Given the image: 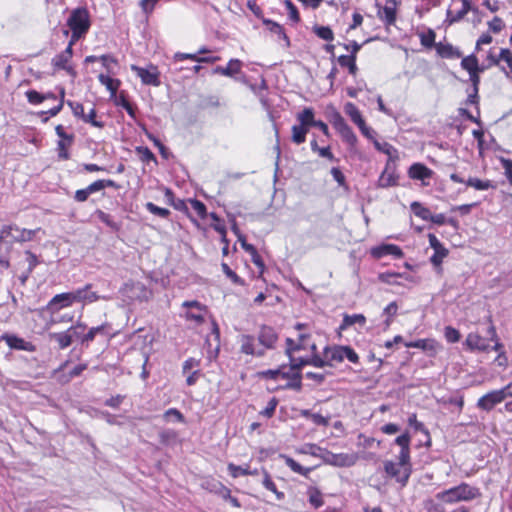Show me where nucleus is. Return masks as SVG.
I'll return each instance as SVG.
<instances>
[{
	"instance_id": "ea45409f",
	"label": "nucleus",
	"mask_w": 512,
	"mask_h": 512,
	"mask_svg": "<svg viewBox=\"0 0 512 512\" xmlns=\"http://www.w3.org/2000/svg\"><path fill=\"white\" fill-rule=\"evenodd\" d=\"M209 489L212 492H215L219 496H221L224 500H229L231 498V490L224 486L220 482L213 483L212 485L209 483Z\"/></svg>"
},
{
	"instance_id": "39448f33",
	"label": "nucleus",
	"mask_w": 512,
	"mask_h": 512,
	"mask_svg": "<svg viewBox=\"0 0 512 512\" xmlns=\"http://www.w3.org/2000/svg\"><path fill=\"white\" fill-rule=\"evenodd\" d=\"M321 459L325 464L335 467H350L353 466L357 460L356 453H333L331 451H321Z\"/></svg>"
},
{
	"instance_id": "aec40b11",
	"label": "nucleus",
	"mask_w": 512,
	"mask_h": 512,
	"mask_svg": "<svg viewBox=\"0 0 512 512\" xmlns=\"http://www.w3.org/2000/svg\"><path fill=\"white\" fill-rule=\"evenodd\" d=\"M433 171L422 163H414L409 167L408 176L415 180L431 178Z\"/></svg>"
},
{
	"instance_id": "0eeeda50",
	"label": "nucleus",
	"mask_w": 512,
	"mask_h": 512,
	"mask_svg": "<svg viewBox=\"0 0 512 512\" xmlns=\"http://www.w3.org/2000/svg\"><path fill=\"white\" fill-rule=\"evenodd\" d=\"M282 373H280V378L286 379L287 383L283 385L282 389H290L295 390L297 392L302 389V373L293 369L290 365L287 367L286 365L281 366Z\"/></svg>"
},
{
	"instance_id": "5fc2aeb1",
	"label": "nucleus",
	"mask_w": 512,
	"mask_h": 512,
	"mask_svg": "<svg viewBox=\"0 0 512 512\" xmlns=\"http://www.w3.org/2000/svg\"><path fill=\"white\" fill-rule=\"evenodd\" d=\"M444 335L449 343H456L460 340V332L451 326L445 327Z\"/></svg>"
},
{
	"instance_id": "774afa93",
	"label": "nucleus",
	"mask_w": 512,
	"mask_h": 512,
	"mask_svg": "<svg viewBox=\"0 0 512 512\" xmlns=\"http://www.w3.org/2000/svg\"><path fill=\"white\" fill-rule=\"evenodd\" d=\"M500 59L507 63V66L509 67L510 72L512 73V52L506 48L501 49Z\"/></svg>"
},
{
	"instance_id": "a878e982",
	"label": "nucleus",
	"mask_w": 512,
	"mask_h": 512,
	"mask_svg": "<svg viewBox=\"0 0 512 512\" xmlns=\"http://www.w3.org/2000/svg\"><path fill=\"white\" fill-rule=\"evenodd\" d=\"M345 113L350 117L351 121L357 126L365 121L355 104L347 102L344 106Z\"/></svg>"
},
{
	"instance_id": "6e6552de",
	"label": "nucleus",
	"mask_w": 512,
	"mask_h": 512,
	"mask_svg": "<svg viewBox=\"0 0 512 512\" xmlns=\"http://www.w3.org/2000/svg\"><path fill=\"white\" fill-rule=\"evenodd\" d=\"M397 6V0H386L384 6L376 3V7L378 8L377 16L386 26H392L395 24L397 18Z\"/></svg>"
},
{
	"instance_id": "7ed1b4c3",
	"label": "nucleus",
	"mask_w": 512,
	"mask_h": 512,
	"mask_svg": "<svg viewBox=\"0 0 512 512\" xmlns=\"http://www.w3.org/2000/svg\"><path fill=\"white\" fill-rule=\"evenodd\" d=\"M120 293L129 302H148L153 297L152 289L140 281L125 283L120 288Z\"/></svg>"
},
{
	"instance_id": "ddd939ff",
	"label": "nucleus",
	"mask_w": 512,
	"mask_h": 512,
	"mask_svg": "<svg viewBox=\"0 0 512 512\" xmlns=\"http://www.w3.org/2000/svg\"><path fill=\"white\" fill-rule=\"evenodd\" d=\"M183 307L188 308L186 318L200 324L204 322L205 307L198 301H185Z\"/></svg>"
},
{
	"instance_id": "79ce46f5",
	"label": "nucleus",
	"mask_w": 512,
	"mask_h": 512,
	"mask_svg": "<svg viewBox=\"0 0 512 512\" xmlns=\"http://www.w3.org/2000/svg\"><path fill=\"white\" fill-rule=\"evenodd\" d=\"M159 439L162 444L169 445L177 440V433L171 429L162 430L159 433Z\"/></svg>"
},
{
	"instance_id": "338daca9",
	"label": "nucleus",
	"mask_w": 512,
	"mask_h": 512,
	"mask_svg": "<svg viewBox=\"0 0 512 512\" xmlns=\"http://www.w3.org/2000/svg\"><path fill=\"white\" fill-rule=\"evenodd\" d=\"M68 106L72 109L73 115L75 117L81 118L84 117V107L81 103L67 101Z\"/></svg>"
},
{
	"instance_id": "09e8293b",
	"label": "nucleus",
	"mask_w": 512,
	"mask_h": 512,
	"mask_svg": "<svg viewBox=\"0 0 512 512\" xmlns=\"http://www.w3.org/2000/svg\"><path fill=\"white\" fill-rule=\"evenodd\" d=\"M277 405L278 399L276 397H272L260 414L264 417L271 418L275 413Z\"/></svg>"
},
{
	"instance_id": "dca6fc26",
	"label": "nucleus",
	"mask_w": 512,
	"mask_h": 512,
	"mask_svg": "<svg viewBox=\"0 0 512 512\" xmlns=\"http://www.w3.org/2000/svg\"><path fill=\"white\" fill-rule=\"evenodd\" d=\"M398 175L395 168L388 162L378 179V187L388 188L398 184Z\"/></svg>"
},
{
	"instance_id": "7c9ffc66",
	"label": "nucleus",
	"mask_w": 512,
	"mask_h": 512,
	"mask_svg": "<svg viewBox=\"0 0 512 512\" xmlns=\"http://www.w3.org/2000/svg\"><path fill=\"white\" fill-rule=\"evenodd\" d=\"M337 132L340 134L342 140L346 142L351 147H354L357 144V136L353 132L352 128L346 124L341 127Z\"/></svg>"
},
{
	"instance_id": "e433bc0d",
	"label": "nucleus",
	"mask_w": 512,
	"mask_h": 512,
	"mask_svg": "<svg viewBox=\"0 0 512 512\" xmlns=\"http://www.w3.org/2000/svg\"><path fill=\"white\" fill-rule=\"evenodd\" d=\"M285 463L293 472L303 476H307L312 471V468L301 466L297 461H295L291 457H285Z\"/></svg>"
},
{
	"instance_id": "f03ea898",
	"label": "nucleus",
	"mask_w": 512,
	"mask_h": 512,
	"mask_svg": "<svg viewBox=\"0 0 512 512\" xmlns=\"http://www.w3.org/2000/svg\"><path fill=\"white\" fill-rule=\"evenodd\" d=\"M41 229H21L16 225H4L0 229V245H8L13 242H27L34 239L36 234L40 232Z\"/></svg>"
},
{
	"instance_id": "c85d7f7f",
	"label": "nucleus",
	"mask_w": 512,
	"mask_h": 512,
	"mask_svg": "<svg viewBox=\"0 0 512 512\" xmlns=\"http://www.w3.org/2000/svg\"><path fill=\"white\" fill-rule=\"evenodd\" d=\"M228 470L233 478H237L239 476H245V475H257L258 470H250L249 466H238L233 463L228 464Z\"/></svg>"
},
{
	"instance_id": "052dcab7",
	"label": "nucleus",
	"mask_w": 512,
	"mask_h": 512,
	"mask_svg": "<svg viewBox=\"0 0 512 512\" xmlns=\"http://www.w3.org/2000/svg\"><path fill=\"white\" fill-rule=\"evenodd\" d=\"M289 362H290V366L293 369L301 372V369L304 366L309 365V358H303V357L296 358V357L292 356L291 358H289Z\"/></svg>"
},
{
	"instance_id": "bf43d9fd",
	"label": "nucleus",
	"mask_w": 512,
	"mask_h": 512,
	"mask_svg": "<svg viewBox=\"0 0 512 512\" xmlns=\"http://www.w3.org/2000/svg\"><path fill=\"white\" fill-rule=\"evenodd\" d=\"M116 104L122 106L132 118H135V111L123 93L120 94Z\"/></svg>"
},
{
	"instance_id": "f257e3e1",
	"label": "nucleus",
	"mask_w": 512,
	"mask_h": 512,
	"mask_svg": "<svg viewBox=\"0 0 512 512\" xmlns=\"http://www.w3.org/2000/svg\"><path fill=\"white\" fill-rule=\"evenodd\" d=\"M480 495L479 489L472 487L468 483H461L458 486L449 488L436 494V498L448 503L454 504L462 501H471Z\"/></svg>"
},
{
	"instance_id": "a19ab883",
	"label": "nucleus",
	"mask_w": 512,
	"mask_h": 512,
	"mask_svg": "<svg viewBox=\"0 0 512 512\" xmlns=\"http://www.w3.org/2000/svg\"><path fill=\"white\" fill-rule=\"evenodd\" d=\"M314 33L321 39L326 41H332L334 39L333 31L328 26H314Z\"/></svg>"
},
{
	"instance_id": "412c9836",
	"label": "nucleus",
	"mask_w": 512,
	"mask_h": 512,
	"mask_svg": "<svg viewBox=\"0 0 512 512\" xmlns=\"http://www.w3.org/2000/svg\"><path fill=\"white\" fill-rule=\"evenodd\" d=\"M240 343H241L240 351L243 354H246V355H256V356H263L264 355V351L263 350H259V351L255 350V344H254V337L253 336H251V335H242L240 337Z\"/></svg>"
},
{
	"instance_id": "f8f14e48",
	"label": "nucleus",
	"mask_w": 512,
	"mask_h": 512,
	"mask_svg": "<svg viewBox=\"0 0 512 512\" xmlns=\"http://www.w3.org/2000/svg\"><path fill=\"white\" fill-rule=\"evenodd\" d=\"M258 341L266 349H274L278 341V333L268 325H262L258 333Z\"/></svg>"
},
{
	"instance_id": "a18cd8bd",
	"label": "nucleus",
	"mask_w": 512,
	"mask_h": 512,
	"mask_svg": "<svg viewBox=\"0 0 512 512\" xmlns=\"http://www.w3.org/2000/svg\"><path fill=\"white\" fill-rule=\"evenodd\" d=\"M25 95L28 102L34 105L40 104L47 99V96H43V94L36 90H28Z\"/></svg>"
},
{
	"instance_id": "69168bd1",
	"label": "nucleus",
	"mask_w": 512,
	"mask_h": 512,
	"mask_svg": "<svg viewBox=\"0 0 512 512\" xmlns=\"http://www.w3.org/2000/svg\"><path fill=\"white\" fill-rule=\"evenodd\" d=\"M344 359H348L350 362L356 364L359 362V356L350 346H343Z\"/></svg>"
},
{
	"instance_id": "f3484780",
	"label": "nucleus",
	"mask_w": 512,
	"mask_h": 512,
	"mask_svg": "<svg viewBox=\"0 0 512 512\" xmlns=\"http://www.w3.org/2000/svg\"><path fill=\"white\" fill-rule=\"evenodd\" d=\"M371 256H403L400 247L394 244L382 243L371 248Z\"/></svg>"
},
{
	"instance_id": "6ab92c4d",
	"label": "nucleus",
	"mask_w": 512,
	"mask_h": 512,
	"mask_svg": "<svg viewBox=\"0 0 512 512\" xmlns=\"http://www.w3.org/2000/svg\"><path fill=\"white\" fill-rule=\"evenodd\" d=\"M465 344L470 350H478L481 352H486L490 348L488 342L477 333H469L466 337Z\"/></svg>"
},
{
	"instance_id": "e2e57ef3",
	"label": "nucleus",
	"mask_w": 512,
	"mask_h": 512,
	"mask_svg": "<svg viewBox=\"0 0 512 512\" xmlns=\"http://www.w3.org/2000/svg\"><path fill=\"white\" fill-rule=\"evenodd\" d=\"M405 346L407 348H419L422 350H428L432 347L430 340L427 339H419L413 342L406 343Z\"/></svg>"
},
{
	"instance_id": "f704fd0d",
	"label": "nucleus",
	"mask_w": 512,
	"mask_h": 512,
	"mask_svg": "<svg viewBox=\"0 0 512 512\" xmlns=\"http://www.w3.org/2000/svg\"><path fill=\"white\" fill-rule=\"evenodd\" d=\"M412 212L415 216L421 218L422 220L428 221L431 218V212L428 208L424 207L419 202H412L410 205Z\"/></svg>"
},
{
	"instance_id": "4be33fe9",
	"label": "nucleus",
	"mask_w": 512,
	"mask_h": 512,
	"mask_svg": "<svg viewBox=\"0 0 512 512\" xmlns=\"http://www.w3.org/2000/svg\"><path fill=\"white\" fill-rule=\"evenodd\" d=\"M296 119L300 125L310 130L315 124V112L313 108L306 107L301 112L297 113Z\"/></svg>"
},
{
	"instance_id": "72a5a7b5",
	"label": "nucleus",
	"mask_w": 512,
	"mask_h": 512,
	"mask_svg": "<svg viewBox=\"0 0 512 512\" xmlns=\"http://www.w3.org/2000/svg\"><path fill=\"white\" fill-rule=\"evenodd\" d=\"M465 184L468 187H472L476 190H488L490 188H494V185L490 180H481L479 178L470 177L468 180H466Z\"/></svg>"
},
{
	"instance_id": "423d86ee",
	"label": "nucleus",
	"mask_w": 512,
	"mask_h": 512,
	"mask_svg": "<svg viewBox=\"0 0 512 512\" xmlns=\"http://www.w3.org/2000/svg\"><path fill=\"white\" fill-rule=\"evenodd\" d=\"M67 25L71 31L75 29V31L86 34L90 28V19L87 9L83 7L74 9L67 20Z\"/></svg>"
},
{
	"instance_id": "13d9d810",
	"label": "nucleus",
	"mask_w": 512,
	"mask_h": 512,
	"mask_svg": "<svg viewBox=\"0 0 512 512\" xmlns=\"http://www.w3.org/2000/svg\"><path fill=\"white\" fill-rule=\"evenodd\" d=\"M222 270L234 284H243L242 279L226 263H222Z\"/></svg>"
},
{
	"instance_id": "4d7b16f0",
	"label": "nucleus",
	"mask_w": 512,
	"mask_h": 512,
	"mask_svg": "<svg viewBox=\"0 0 512 512\" xmlns=\"http://www.w3.org/2000/svg\"><path fill=\"white\" fill-rule=\"evenodd\" d=\"M199 366H200V360L199 359H196V358H193V357L188 358L183 363L182 372H183V374H187L191 370L199 369Z\"/></svg>"
},
{
	"instance_id": "0e129e2a",
	"label": "nucleus",
	"mask_w": 512,
	"mask_h": 512,
	"mask_svg": "<svg viewBox=\"0 0 512 512\" xmlns=\"http://www.w3.org/2000/svg\"><path fill=\"white\" fill-rule=\"evenodd\" d=\"M190 203H191V206H192L193 210L196 212V214L199 217L204 218L205 215H206V206H205V204L202 203L199 200H196V199L190 200Z\"/></svg>"
},
{
	"instance_id": "3c124183",
	"label": "nucleus",
	"mask_w": 512,
	"mask_h": 512,
	"mask_svg": "<svg viewBox=\"0 0 512 512\" xmlns=\"http://www.w3.org/2000/svg\"><path fill=\"white\" fill-rule=\"evenodd\" d=\"M466 14L467 12L462 8L456 13H453L450 9H448L446 14V22L451 25L463 19Z\"/></svg>"
},
{
	"instance_id": "9d476101",
	"label": "nucleus",
	"mask_w": 512,
	"mask_h": 512,
	"mask_svg": "<svg viewBox=\"0 0 512 512\" xmlns=\"http://www.w3.org/2000/svg\"><path fill=\"white\" fill-rule=\"evenodd\" d=\"M91 287V284H87L84 287L73 291V295L75 296V302L93 303L98 300L109 301L113 299V296L111 294L99 295L96 292L90 291Z\"/></svg>"
},
{
	"instance_id": "c756f323",
	"label": "nucleus",
	"mask_w": 512,
	"mask_h": 512,
	"mask_svg": "<svg viewBox=\"0 0 512 512\" xmlns=\"http://www.w3.org/2000/svg\"><path fill=\"white\" fill-rule=\"evenodd\" d=\"M462 69L466 70L468 73L474 71H484V68L479 67L478 59L474 54H471L467 57H464L461 61Z\"/></svg>"
},
{
	"instance_id": "de8ad7c7",
	"label": "nucleus",
	"mask_w": 512,
	"mask_h": 512,
	"mask_svg": "<svg viewBox=\"0 0 512 512\" xmlns=\"http://www.w3.org/2000/svg\"><path fill=\"white\" fill-rule=\"evenodd\" d=\"M330 123L336 130H339L341 127L345 126L347 123L345 119L342 117L340 112L337 110H333L330 114Z\"/></svg>"
},
{
	"instance_id": "393cba45",
	"label": "nucleus",
	"mask_w": 512,
	"mask_h": 512,
	"mask_svg": "<svg viewBox=\"0 0 512 512\" xmlns=\"http://www.w3.org/2000/svg\"><path fill=\"white\" fill-rule=\"evenodd\" d=\"M72 332L73 330H66L63 332L50 333L49 337L58 344L60 349H66L72 344Z\"/></svg>"
},
{
	"instance_id": "c03bdc74",
	"label": "nucleus",
	"mask_w": 512,
	"mask_h": 512,
	"mask_svg": "<svg viewBox=\"0 0 512 512\" xmlns=\"http://www.w3.org/2000/svg\"><path fill=\"white\" fill-rule=\"evenodd\" d=\"M373 144L378 151L388 155L390 158L394 153H396V149L388 142H379L378 140H374Z\"/></svg>"
},
{
	"instance_id": "603ef678",
	"label": "nucleus",
	"mask_w": 512,
	"mask_h": 512,
	"mask_svg": "<svg viewBox=\"0 0 512 512\" xmlns=\"http://www.w3.org/2000/svg\"><path fill=\"white\" fill-rule=\"evenodd\" d=\"M82 120L86 123H90L94 127L102 128L104 123L96 120V110L92 108L87 114L84 113Z\"/></svg>"
},
{
	"instance_id": "37998d69",
	"label": "nucleus",
	"mask_w": 512,
	"mask_h": 512,
	"mask_svg": "<svg viewBox=\"0 0 512 512\" xmlns=\"http://www.w3.org/2000/svg\"><path fill=\"white\" fill-rule=\"evenodd\" d=\"M242 61L239 59H230L225 69L229 71V74L227 77L233 78L236 74H239L241 72L242 68Z\"/></svg>"
},
{
	"instance_id": "6e6d98bb",
	"label": "nucleus",
	"mask_w": 512,
	"mask_h": 512,
	"mask_svg": "<svg viewBox=\"0 0 512 512\" xmlns=\"http://www.w3.org/2000/svg\"><path fill=\"white\" fill-rule=\"evenodd\" d=\"M501 165L504 169V175L507 178L510 186H512V160L507 158H500ZM512 196V194H511Z\"/></svg>"
},
{
	"instance_id": "2f4dec72",
	"label": "nucleus",
	"mask_w": 512,
	"mask_h": 512,
	"mask_svg": "<svg viewBox=\"0 0 512 512\" xmlns=\"http://www.w3.org/2000/svg\"><path fill=\"white\" fill-rule=\"evenodd\" d=\"M291 131H292L291 139H292L293 143H295L297 145L305 142L306 135L309 132V130L307 128L303 127L300 124L293 125Z\"/></svg>"
},
{
	"instance_id": "58836bf2",
	"label": "nucleus",
	"mask_w": 512,
	"mask_h": 512,
	"mask_svg": "<svg viewBox=\"0 0 512 512\" xmlns=\"http://www.w3.org/2000/svg\"><path fill=\"white\" fill-rule=\"evenodd\" d=\"M106 325H100L96 327H92L86 334L81 338V343H89L95 339L98 334H105Z\"/></svg>"
},
{
	"instance_id": "c9c22d12",
	"label": "nucleus",
	"mask_w": 512,
	"mask_h": 512,
	"mask_svg": "<svg viewBox=\"0 0 512 512\" xmlns=\"http://www.w3.org/2000/svg\"><path fill=\"white\" fill-rule=\"evenodd\" d=\"M263 473H264V478H263V481H262L263 486L267 490L273 492L276 495L278 500L284 499V496H285L284 493L277 490L276 484L271 479L269 473L267 471H265V470H264Z\"/></svg>"
},
{
	"instance_id": "2eb2a0df",
	"label": "nucleus",
	"mask_w": 512,
	"mask_h": 512,
	"mask_svg": "<svg viewBox=\"0 0 512 512\" xmlns=\"http://www.w3.org/2000/svg\"><path fill=\"white\" fill-rule=\"evenodd\" d=\"M410 442L411 436L408 432H405L394 440V443L400 446L401 450L398 456L400 464H409L410 462Z\"/></svg>"
},
{
	"instance_id": "bb28decb",
	"label": "nucleus",
	"mask_w": 512,
	"mask_h": 512,
	"mask_svg": "<svg viewBox=\"0 0 512 512\" xmlns=\"http://www.w3.org/2000/svg\"><path fill=\"white\" fill-rule=\"evenodd\" d=\"M366 318L363 314H353V315H344L343 321L340 325V329H346L349 326H352L354 324H359L360 326L365 325Z\"/></svg>"
},
{
	"instance_id": "20e7f679",
	"label": "nucleus",
	"mask_w": 512,
	"mask_h": 512,
	"mask_svg": "<svg viewBox=\"0 0 512 512\" xmlns=\"http://www.w3.org/2000/svg\"><path fill=\"white\" fill-rule=\"evenodd\" d=\"M384 471L387 476L394 478L402 486H405L411 475V465L410 463L400 464V460H398V463L387 460L384 462Z\"/></svg>"
},
{
	"instance_id": "4c0bfd02",
	"label": "nucleus",
	"mask_w": 512,
	"mask_h": 512,
	"mask_svg": "<svg viewBox=\"0 0 512 512\" xmlns=\"http://www.w3.org/2000/svg\"><path fill=\"white\" fill-rule=\"evenodd\" d=\"M308 496H309V503L314 507V508H320L324 502H323V498H322V493L315 487H310L308 489Z\"/></svg>"
},
{
	"instance_id": "864d4df0",
	"label": "nucleus",
	"mask_w": 512,
	"mask_h": 512,
	"mask_svg": "<svg viewBox=\"0 0 512 512\" xmlns=\"http://www.w3.org/2000/svg\"><path fill=\"white\" fill-rule=\"evenodd\" d=\"M146 208H147V210H148L150 213H152V214H154V215H157V216H159V217H161V218H165V217H167V216L169 215V213H170L168 209L158 207L157 205H155V204H154V203H152V202H148V203L146 204Z\"/></svg>"
},
{
	"instance_id": "b1692460",
	"label": "nucleus",
	"mask_w": 512,
	"mask_h": 512,
	"mask_svg": "<svg viewBox=\"0 0 512 512\" xmlns=\"http://www.w3.org/2000/svg\"><path fill=\"white\" fill-rule=\"evenodd\" d=\"M72 56L73 50L71 48H66L64 51L53 57L51 63L55 69L61 70L62 68H66Z\"/></svg>"
},
{
	"instance_id": "cd10ccee",
	"label": "nucleus",
	"mask_w": 512,
	"mask_h": 512,
	"mask_svg": "<svg viewBox=\"0 0 512 512\" xmlns=\"http://www.w3.org/2000/svg\"><path fill=\"white\" fill-rule=\"evenodd\" d=\"M99 82L104 85L108 91H110L111 95L114 96L120 86V81L118 79L111 78L109 75L100 74L98 76Z\"/></svg>"
},
{
	"instance_id": "1a4fd4ad",
	"label": "nucleus",
	"mask_w": 512,
	"mask_h": 512,
	"mask_svg": "<svg viewBox=\"0 0 512 512\" xmlns=\"http://www.w3.org/2000/svg\"><path fill=\"white\" fill-rule=\"evenodd\" d=\"M505 396L501 389L492 390L480 397L476 403L478 409L489 412L496 405L505 400Z\"/></svg>"
},
{
	"instance_id": "8fccbe9b",
	"label": "nucleus",
	"mask_w": 512,
	"mask_h": 512,
	"mask_svg": "<svg viewBox=\"0 0 512 512\" xmlns=\"http://www.w3.org/2000/svg\"><path fill=\"white\" fill-rule=\"evenodd\" d=\"M284 4L287 8L289 19L294 23H298L300 21V16L297 7L292 3L291 0H285Z\"/></svg>"
},
{
	"instance_id": "5701e85b",
	"label": "nucleus",
	"mask_w": 512,
	"mask_h": 512,
	"mask_svg": "<svg viewBox=\"0 0 512 512\" xmlns=\"http://www.w3.org/2000/svg\"><path fill=\"white\" fill-rule=\"evenodd\" d=\"M324 357L329 361V366H333V362H342L344 360L343 346L335 345L324 348Z\"/></svg>"
},
{
	"instance_id": "680f3d73",
	"label": "nucleus",
	"mask_w": 512,
	"mask_h": 512,
	"mask_svg": "<svg viewBox=\"0 0 512 512\" xmlns=\"http://www.w3.org/2000/svg\"><path fill=\"white\" fill-rule=\"evenodd\" d=\"M429 243L435 251L433 256H445L444 249L435 235L429 234Z\"/></svg>"
},
{
	"instance_id": "49530a36",
	"label": "nucleus",
	"mask_w": 512,
	"mask_h": 512,
	"mask_svg": "<svg viewBox=\"0 0 512 512\" xmlns=\"http://www.w3.org/2000/svg\"><path fill=\"white\" fill-rule=\"evenodd\" d=\"M4 339L7 343V345L11 348H14V349H21V350H24L26 349L24 344H25V341L22 339V338H19L17 336H4Z\"/></svg>"
},
{
	"instance_id": "a211bd4d",
	"label": "nucleus",
	"mask_w": 512,
	"mask_h": 512,
	"mask_svg": "<svg viewBox=\"0 0 512 512\" xmlns=\"http://www.w3.org/2000/svg\"><path fill=\"white\" fill-rule=\"evenodd\" d=\"M437 54L445 59H458L462 57V52L450 43L439 42L435 44Z\"/></svg>"
},
{
	"instance_id": "9b49d317",
	"label": "nucleus",
	"mask_w": 512,
	"mask_h": 512,
	"mask_svg": "<svg viewBox=\"0 0 512 512\" xmlns=\"http://www.w3.org/2000/svg\"><path fill=\"white\" fill-rule=\"evenodd\" d=\"M131 69L137 73L141 81L146 85L159 86V72L156 67L152 66L150 69H144L136 65H132Z\"/></svg>"
},
{
	"instance_id": "473e14b6",
	"label": "nucleus",
	"mask_w": 512,
	"mask_h": 512,
	"mask_svg": "<svg viewBox=\"0 0 512 512\" xmlns=\"http://www.w3.org/2000/svg\"><path fill=\"white\" fill-rule=\"evenodd\" d=\"M338 63L342 67H347L349 70V73L351 75H356L357 73V66H356V56L355 55H341L338 57Z\"/></svg>"
},
{
	"instance_id": "4468645a",
	"label": "nucleus",
	"mask_w": 512,
	"mask_h": 512,
	"mask_svg": "<svg viewBox=\"0 0 512 512\" xmlns=\"http://www.w3.org/2000/svg\"><path fill=\"white\" fill-rule=\"evenodd\" d=\"M75 302V296L73 295V291L61 293L55 295L50 302L48 303V308L52 311H58L62 308L69 307Z\"/></svg>"
}]
</instances>
